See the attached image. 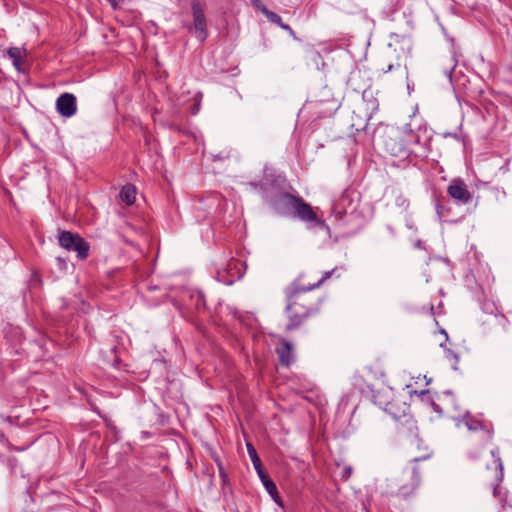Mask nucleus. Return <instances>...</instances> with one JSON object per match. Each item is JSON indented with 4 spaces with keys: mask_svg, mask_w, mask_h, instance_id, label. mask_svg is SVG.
Returning <instances> with one entry per match:
<instances>
[{
    "mask_svg": "<svg viewBox=\"0 0 512 512\" xmlns=\"http://www.w3.org/2000/svg\"><path fill=\"white\" fill-rule=\"evenodd\" d=\"M280 363L289 366L293 361L292 346L289 342L283 341L282 347L278 351Z\"/></svg>",
    "mask_w": 512,
    "mask_h": 512,
    "instance_id": "ddd939ff",
    "label": "nucleus"
},
{
    "mask_svg": "<svg viewBox=\"0 0 512 512\" xmlns=\"http://www.w3.org/2000/svg\"><path fill=\"white\" fill-rule=\"evenodd\" d=\"M251 4L254 8L261 11L264 15L266 14V11L269 10L261 0H252Z\"/></svg>",
    "mask_w": 512,
    "mask_h": 512,
    "instance_id": "6ab92c4d",
    "label": "nucleus"
},
{
    "mask_svg": "<svg viewBox=\"0 0 512 512\" xmlns=\"http://www.w3.org/2000/svg\"><path fill=\"white\" fill-rule=\"evenodd\" d=\"M263 486L265 487L268 494L273 498L275 502H279V495L275 483L270 479L269 475L264 469L256 471Z\"/></svg>",
    "mask_w": 512,
    "mask_h": 512,
    "instance_id": "9d476101",
    "label": "nucleus"
},
{
    "mask_svg": "<svg viewBox=\"0 0 512 512\" xmlns=\"http://www.w3.org/2000/svg\"><path fill=\"white\" fill-rule=\"evenodd\" d=\"M352 204L351 195L348 192H344L333 205L332 212L335 218L339 220L343 219L352 208Z\"/></svg>",
    "mask_w": 512,
    "mask_h": 512,
    "instance_id": "1a4fd4ad",
    "label": "nucleus"
},
{
    "mask_svg": "<svg viewBox=\"0 0 512 512\" xmlns=\"http://www.w3.org/2000/svg\"><path fill=\"white\" fill-rule=\"evenodd\" d=\"M491 454L492 456L494 457L495 459V464H496V469L499 470V474H497V480L498 481H501L502 478H503V463H502V460L501 458L499 457V452L498 450H492L491 451Z\"/></svg>",
    "mask_w": 512,
    "mask_h": 512,
    "instance_id": "f3484780",
    "label": "nucleus"
},
{
    "mask_svg": "<svg viewBox=\"0 0 512 512\" xmlns=\"http://www.w3.org/2000/svg\"><path fill=\"white\" fill-rule=\"evenodd\" d=\"M300 220L313 224L320 228H327L324 221L319 219L313 208L302 198H298L292 213L290 214Z\"/></svg>",
    "mask_w": 512,
    "mask_h": 512,
    "instance_id": "20e7f679",
    "label": "nucleus"
},
{
    "mask_svg": "<svg viewBox=\"0 0 512 512\" xmlns=\"http://www.w3.org/2000/svg\"><path fill=\"white\" fill-rule=\"evenodd\" d=\"M420 483V474L417 469L414 467L412 470L411 483L409 485H403L399 488V494L403 497L409 496Z\"/></svg>",
    "mask_w": 512,
    "mask_h": 512,
    "instance_id": "f8f14e48",
    "label": "nucleus"
},
{
    "mask_svg": "<svg viewBox=\"0 0 512 512\" xmlns=\"http://www.w3.org/2000/svg\"><path fill=\"white\" fill-rule=\"evenodd\" d=\"M394 68H395L394 64H389L386 69L383 68V72L388 73V72L392 71Z\"/></svg>",
    "mask_w": 512,
    "mask_h": 512,
    "instance_id": "a878e982",
    "label": "nucleus"
},
{
    "mask_svg": "<svg viewBox=\"0 0 512 512\" xmlns=\"http://www.w3.org/2000/svg\"><path fill=\"white\" fill-rule=\"evenodd\" d=\"M56 110L63 116L70 118L77 112L76 97L71 93H63L56 100Z\"/></svg>",
    "mask_w": 512,
    "mask_h": 512,
    "instance_id": "0eeeda50",
    "label": "nucleus"
},
{
    "mask_svg": "<svg viewBox=\"0 0 512 512\" xmlns=\"http://www.w3.org/2000/svg\"><path fill=\"white\" fill-rule=\"evenodd\" d=\"M136 196V189L132 185H126L122 188L120 192V198L121 200L127 204L132 205L135 201Z\"/></svg>",
    "mask_w": 512,
    "mask_h": 512,
    "instance_id": "4468645a",
    "label": "nucleus"
},
{
    "mask_svg": "<svg viewBox=\"0 0 512 512\" xmlns=\"http://www.w3.org/2000/svg\"><path fill=\"white\" fill-rule=\"evenodd\" d=\"M447 193L452 199L461 204H467L472 199L467 185L462 180H453L447 188Z\"/></svg>",
    "mask_w": 512,
    "mask_h": 512,
    "instance_id": "6e6552de",
    "label": "nucleus"
},
{
    "mask_svg": "<svg viewBox=\"0 0 512 512\" xmlns=\"http://www.w3.org/2000/svg\"><path fill=\"white\" fill-rule=\"evenodd\" d=\"M282 29L287 31L293 38H296L295 32L289 25L285 24L284 26H282Z\"/></svg>",
    "mask_w": 512,
    "mask_h": 512,
    "instance_id": "5701e85b",
    "label": "nucleus"
},
{
    "mask_svg": "<svg viewBox=\"0 0 512 512\" xmlns=\"http://www.w3.org/2000/svg\"><path fill=\"white\" fill-rule=\"evenodd\" d=\"M266 18L273 24H276L277 26H279L280 28H282V26H284L285 24L282 22V19L281 17L273 12V11H266V14H265Z\"/></svg>",
    "mask_w": 512,
    "mask_h": 512,
    "instance_id": "a211bd4d",
    "label": "nucleus"
},
{
    "mask_svg": "<svg viewBox=\"0 0 512 512\" xmlns=\"http://www.w3.org/2000/svg\"><path fill=\"white\" fill-rule=\"evenodd\" d=\"M429 457H430V454L429 453H425V454L413 457L411 461L414 462V463H417L419 461L428 459Z\"/></svg>",
    "mask_w": 512,
    "mask_h": 512,
    "instance_id": "4be33fe9",
    "label": "nucleus"
},
{
    "mask_svg": "<svg viewBox=\"0 0 512 512\" xmlns=\"http://www.w3.org/2000/svg\"><path fill=\"white\" fill-rule=\"evenodd\" d=\"M393 409H394L393 404H389V406L387 408H385V410L387 412H389L393 416V418L396 420V422L398 423V429L401 432H407L410 435H415L417 432V425H416V421L414 420L412 415H410L407 412L409 410V407L406 404H404V409L402 411V415H397L393 411Z\"/></svg>",
    "mask_w": 512,
    "mask_h": 512,
    "instance_id": "39448f33",
    "label": "nucleus"
},
{
    "mask_svg": "<svg viewBox=\"0 0 512 512\" xmlns=\"http://www.w3.org/2000/svg\"><path fill=\"white\" fill-rule=\"evenodd\" d=\"M420 245H421V243H420V241H418V242H417V244H416V246H417V247H420Z\"/></svg>",
    "mask_w": 512,
    "mask_h": 512,
    "instance_id": "7c9ffc66",
    "label": "nucleus"
},
{
    "mask_svg": "<svg viewBox=\"0 0 512 512\" xmlns=\"http://www.w3.org/2000/svg\"><path fill=\"white\" fill-rule=\"evenodd\" d=\"M8 56L9 58L12 60L13 62V66L18 70L20 71L21 70V62H20V59H21V49L18 48V47H12V48H9L8 51Z\"/></svg>",
    "mask_w": 512,
    "mask_h": 512,
    "instance_id": "2eb2a0df",
    "label": "nucleus"
},
{
    "mask_svg": "<svg viewBox=\"0 0 512 512\" xmlns=\"http://www.w3.org/2000/svg\"><path fill=\"white\" fill-rule=\"evenodd\" d=\"M191 12L193 24L190 27L195 30L196 38L204 42L207 38V21L205 17V4L199 0H193L191 3Z\"/></svg>",
    "mask_w": 512,
    "mask_h": 512,
    "instance_id": "7ed1b4c3",
    "label": "nucleus"
},
{
    "mask_svg": "<svg viewBox=\"0 0 512 512\" xmlns=\"http://www.w3.org/2000/svg\"><path fill=\"white\" fill-rule=\"evenodd\" d=\"M282 29L287 31L293 38H296L295 32L289 25L285 24L284 26H282Z\"/></svg>",
    "mask_w": 512,
    "mask_h": 512,
    "instance_id": "b1692460",
    "label": "nucleus"
},
{
    "mask_svg": "<svg viewBox=\"0 0 512 512\" xmlns=\"http://www.w3.org/2000/svg\"><path fill=\"white\" fill-rule=\"evenodd\" d=\"M446 357L448 359H453L454 360V363L457 364L458 361H459V357L457 354H455L452 350L450 349H446Z\"/></svg>",
    "mask_w": 512,
    "mask_h": 512,
    "instance_id": "412c9836",
    "label": "nucleus"
},
{
    "mask_svg": "<svg viewBox=\"0 0 512 512\" xmlns=\"http://www.w3.org/2000/svg\"><path fill=\"white\" fill-rule=\"evenodd\" d=\"M385 149L392 156L406 157L408 152L402 142L396 141L392 138L385 140Z\"/></svg>",
    "mask_w": 512,
    "mask_h": 512,
    "instance_id": "9b49d317",
    "label": "nucleus"
},
{
    "mask_svg": "<svg viewBox=\"0 0 512 512\" xmlns=\"http://www.w3.org/2000/svg\"><path fill=\"white\" fill-rule=\"evenodd\" d=\"M497 494H498V489H497V487H494V496H497Z\"/></svg>",
    "mask_w": 512,
    "mask_h": 512,
    "instance_id": "c85d7f7f",
    "label": "nucleus"
},
{
    "mask_svg": "<svg viewBox=\"0 0 512 512\" xmlns=\"http://www.w3.org/2000/svg\"><path fill=\"white\" fill-rule=\"evenodd\" d=\"M247 451L256 471L263 469L257 451L251 443H247Z\"/></svg>",
    "mask_w": 512,
    "mask_h": 512,
    "instance_id": "dca6fc26",
    "label": "nucleus"
},
{
    "mask_svg": "<svg viewBox=\"0 0 512 512\" xmlns=\"http://www.w3.org/2000/svg\"><path fill=\"white\" fill-rule=\"evenodd\" d=\"M333 272H334V270L325 272L324 275L322 276V278L317 283L309 286V289H314V288L319 287L323 282H325L327 279H329L331 277Z\"/></svg>",
    "mask_w": 512,
    "mask_h": 512,
    "instance_id": "aec40b11",
    "label": "nucleus"
},
{
    "mask_svg": "<svg viewBox=\"0 0 512 512\" xmlns=\"http://www.w3.org/2000/svg\"><path fill=\"white\" fill-rule=\"evenodd\" d=\"M282 29L287 31L293 38H296L295 32L289 25L285 24L284 26H282Z\"/></svg>",
    "mask_w": 512,
    "mask_h": 512,
    "instance_id": "393cba45",
    "label": "nucleus"
},
{
    "mask_svg": "<svg viewBox=\"0 0 512 512\" xmlns=\"http://www.w3.org/2000/svg\"><path fill=\"white\" fill-rule=\"evenodd\" d=\"M299 197L289 193H278L270 200L273 209L281 215H290Z\"/></svg>",
    "mask_w": 512,
    "mask_h": 512,
    "instance_id": "423d86ee",
    "label": "nucleus"
},
{
    "mask_svg": "<svg viewBox=\"0 0 512 512\" xmlns=\"http://www.w3.org/2000/svg\"><path fill=\"white\" fill-rule=\"evenodd\" d=\"M442 333L446 336V338H448V335H447V333L445 332V330H442Z\"/></svg>",
    "mask_w": 512,
    "mask_h": 512,
    "instance_id": "c756f323",
    "label": "nucleus"
},
{
    "mask_svg": "<svg viewBox=\"0 0 512 512\" xmlns=\"http://www.w3.org/2000/svg\"><path fill=\"white\" fill-rule=\"evenodd\" d=\"M59 244L67 251H74L81 260L86 259L89 254L90 245L77 233L62 231L59 234Z\"/></svg>",
    "mask_w": 512,
    "mask_h": 512,
    "instance_id": "f03ea898",
    "label": "nucleus"
},
{
    "mask_svg": "<svg viewBox=\"0 0 512 512\" xmlns=\"http://www.w3.org/2000/svg\"><path fill=\"white\" fill-rule=\"evenodd\" d=\"M350 474H351V468L350 467L346 468V470H345V477L348 478L350 476Z\"/></svg>",
    "mask_w": 512,
    "mask_h": 512,
    "instance_id": "bb28decb",
    "label": "nucleus"
},
{
    "mask_svg": "<svg viewBox=\"0 0 512 512\" xmlns=\"http://www.w3.org/2000/svg\"><path fill=\"white\" fill-rule=\"evenodd\" d=\"M305 286H290L287 291L288 304L286 307L288 315V324L286 330H294L299 328L309 317L316 314L320 309V298L316 297L309 292Z\"/></svg>",
    "mask_w": 512,
    "mask_h": 512,
    "instance_id": "f257e3e1",
    "label": "nucleus"
},
{
    "mask_svg": "<svg viewBox=\"0 0 512 512\" xmlns=\"http://www.w3.org/2000/svg\"><path fill=\"white\" fill-rule=\"evenodd\" d=\"M436 209H437L438 215L441 217L442 209H441V206L439 204H437Z\"/></svg>",
    "mask_w": 512,
    "mask_h": 512,
    "instance_id": "cd10ccee",
    "label": "nucleus"
}]
</instances>
